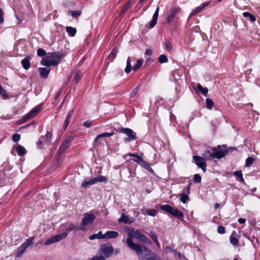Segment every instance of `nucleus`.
Returning <instances> with one entry per match:
<instances>
[{
    "label": "nucleus",
    "mask_w": 260,
    "mask_h": 260,
    "mask_svg": "<svg viewBox=\"0 0 260 260\" xmlns=\"http://www.w3.org/2000/svg\"><path fill=\"white\" fill-rule=\"evenodd\" d=\"M132 70V67H131V58L129 57H128L127 59V62H126V66L125 68V72L126 73H129Z\"/></svg>",
    "instance_id": "obj_38"
},
{
    "label": "nucleus",
    "mask_w": 260,
    "mask_h": 260,
    "mask_svg": "<svg viewBox=\"0 0 260 260\" xmlns=\"http://www.w3.org/2000/svg\"><path fill=\"white\" fill-rule=\"evenodd\" d=\"M106 258L104 256H94L89 260H105Z\"/></svg>",
    "instance_id": "obj_59"
},
{
    "label": "nucleus",
    "mask_w": 260,
    "mask_h": 260,
    "mask_svg": "<svg viewBox=\"0 0 260 260\" xmlns=\"http://www.w3.org/2000/svg\"><path fill=\"white\" fill-rule=\"evenodd\" d=\"M117 132L125 134L127 138H125V142H131L137 139L136 133L129 128L119 127L118 129H114Z\"/></svg>",
    "instance_id": "obj_3"
},
{
    "label": "nucleus",
    "mask_w": 260,
    "mask_h": 260,
    "mask_svg": "<svg viewBox=\"0 0 260 260\" xmlns=\"http://www.w3.org/2000/svg\"><path fill=\"white\" fill-rule=\"evenodd\" d=\"M206 107H207V109H208L209 110L212 109V108L214 105V103L212 99H211L210 98H207L206 100Z\"/></svg>",
    "instance_id": "obj_37"
},
{
    "label": "nucleus",
    "mask_w": 260,
    "mask_h": 260,
    "mask_svg": "<svg viewBox=\"0 0 260 260\" xmlns=\"http://www.w3.org/2000/svg\"><path fill=\"white\" fill-rule=\"evenodd\" d=\"M160 208L162 210L165 211L170 214L176 217L178 219L180 220H182V218L183 217V214L178 209L174 208L168 204L161 205L160 206Z\"/></svg>",
    "instance_id": "obj_2"
},
{
    "label": "nucleus",
    "mask_w": 260,
    "mask_h": 260,
    "mask_svg": "<svg viewBox=\"0 0 260 260\" xmlns=\"http://www.w3.org/2000/svg\"><path fill=\"white\" fill-rule=\"evenodd\" d=\"M30 57L29 56H27L21 60L22 66L25 70H28L29 69L30 67Z\"/></svg>",
    "instance_id": "obj_18"
},
{
    "label": "nucleus",
    "mask_w": 260,
    "mask_h": 260,
    "mask_svg": "<svg viewBox=\"0 0 260 260\" xmlns=\"http://www.w3.org/2000/svg\"><path fill=\"white\" fill-rule=\"evenodd\" d=\"M68 15H71L72 17L77 18L81 15V12L79 10L72 11L68 12Z\"/></svg>",
    "instance_id": "obj_28"
},
{
    "label": "nucleus",
    "mask_w": 260,
    "mask_h": 260,
    "mask_svg": "<svg viewBox=\"0 0 260 260\" xmlns=\"http://www.w3.org/2000/svg\"><path fill=\"white\" fill-rule=\"evenodd\" d=\"M56 63L57 62L53 61V60H51L50 57L49 56L48 54H47L45 57H43L41 61V64L42 66L48 68H50V67L51 66H56Z\"/></svg>",
    "instance_id": "obj_11"
},
{
    "label": "nucleus",
    "mask_w": 260,
    "mask_h": 260,
    "mask_svg": "<svg viewBox=\"0 0 260 260\" xmlns=\"http://www.w3.org/2000/svg\"><path fill=\"white\" fill-rule=\"evenodd\" d=\"M48 54L53 61L57 62L56 65L60 63L61 59L64 56L63 54L58 52H49Z\"/></svg>",
    "instance_id": "obj_10"
},
{
    "label": "nucleus",
    "mask_w": 260,
    "mask_h": 260,
    "mask_svg": "<svg viewBox=\"0 0 260 260\" xmlns=\"http://www.w3.org/2000/svg\"><path fill=\"white\" fill-rule=\"evenodd\" d=\"M142 242L145 243L147 245H150L152 243L151 241L146 236H144Z\"/></svg>",
    "instance_id": "obj_61"
},
{
    "label": "nucleus",
    "mask_w": 260,
    "mask_h": 260,
    "mask_svg": "<svg viewBox=\"0 0 260 260\" xmlns=\"http://www.w3.org/2000/svg\"><path fill=\"white\" fill-rule=\"evenodd\" d=\"M82 77V73L80 72H78L74 76V79L76 81V84H78L79 81Z\"/></svg>",
    "instance_id": "obj_41"
},
{
    "label": "nucleus",
    "mask_w": 260,
    "mask_h": 260,
    "mask_svg": "<svg viewBox=\"0 0 260 260\" xmlns=\"http://www.w3.org/2000/svg\"><path fill=\"white\" fill-rule=\"evenodd\" d=\"M238 235L235 231H233L230 236V240L231 243L234 246L239 245Z\"/></svg>",
    "instance_id": "obj_14"
},
{
    "label": "nucleus",
    "mask_w": 260,
    "mask_h": 260,
    "mask_svg": "<svg viewBox=\"0 0 260 260\" xmlns=\"http://www.w3.org/2000/svg\"><path fill=\"white\" fill-rule=\"evenodd\" d=\"M254 160L255 159L252 157H248L245 161V166L246 167H250L252 165Z\"/></svg>",
    "instance_id": "obj_35"
},
{
    "label": "nucleus",
    "mask_w": 260,
    "mask_h": 260,
    "mask_svg": "<svg viewBox=\"0 0 260 260\" xmlns=\"http://www.w3.org/2000/svg\"><path fill=\"white\" fill-rule=\"evenodd\" d=\"M164 45L165 49L168 51H171L172 50V46L169 41H165L164 42Z\"/></svg>",
    "instance_id": "obj_46"
},
{
    "label": "nucleus",
    "mask_w": 260,
    "mask_h": 260,
    "mask_svg": "<svg viewBox=\"0 0 260 260\" xmlns=\"http://www.w3.org/2000/svg\"><path fill=\"white\" fill-rule=\"evenodd\" d=\"M142 167L147 170L149 172L151 173L152 174H154V172L153 170L151 168L150 165L147 163L145 161H144V163L142 164L141 165Z\"/></svg>",
    "instance_id": "obj_30"
},
{
    "label": "nucleus",
    "mask_w": 260,
    "mask_h": 260,
    "mask_svg": "<svg viewBox=\"0 0 260 260\" xmlns=\"http://www.w3.org/2000/svg\"><path fill=\"white\" fill-rule=\"evenodd\" d=\"M94 184L92 179L89 180H84L82 183V187L83 188H87L89 186Z\"/></svg>",
    "instance_id": "obj_32"
},
{
    "label": "nucleus",
    "mask_w": 260,
    "mask_h": 260,
    "mask_svg": "<svg viewBox=\"0 0 260 260\" xmlns=\"http://www.w3.org/2000/svg\"><path fill=\"white\" fill-rule=\"evenodd\" d=\"M180 8L172 7L167 14L166 22L168 24L172 22L175 16L180 12Z\"/></svg>",
    "instance_id": "obj_6"
},
{
    "label": "nucleus",
    "mask_w": 260,
    "mask_h": 260,
    "mask_svg": "<svg viewBox=\"0 0 260 260\" xmlns=\"http://www.w3.org/2000/svg\"><path fill=\"white\" fill-rule=\"evenodd\" d=\"M159 10V7L158 6L156 8V10L153 15L152 19L151 21V22H150L149 25H150V28H153L156 24L158 16Z\"/></svg>",
    "instance_id": "obj_15"
},
{
    "label": "nucleus",
    "mask_w": 260,
    "mask_h": 260,
    "mask_svg": "<svg viewBox=\"0 0 260 260\" xmlns=\"http://www.w3.org/2000/svg\"><path fill=\"white\" fill-rule=\"evenodd\" d=\"M89 239L90 240H93L94 239H104V234L102 231H99L97 234H93L89 237Z\"/></svg>",
    "instance_id": "obj_25"
},
{
    "label": "nucleus",
    "mask_w": 260,
    "mask_h": 260,
    "mask_svg": "<svg viewBox=\"0 0 260 260\" xmlns=\"http://www.w3.org/2000/svg\"><path fill=\"white\" fill-rule=\"evenodd\" d=\"M145 235H144V234L141 233L140 232V231H139L138 230H136L134 232V234L133 235H129V236H131L132 237V239L133 240V237H135L137 239L142 241V240H143V239L144 238V236Z\"/></svg>",
    "instance_id": "obj_20"
},
{
    "label": "nucleus",
    "mask_w": 260,
    "mask_h": 260,
    "mask_svg": "<svg viewBox=\"0 0 260 260\" xmlns=\"http://www.w3.org/2000/svg\"><path fill=\"white\" fill-rule=\"evenodd\" d=\"M31 118V117L30 116V115L28 114V113H27V114H26L25 115H24L21 119L18 120L17 121V124L18 125H20L24 122H25L26 121H27L29 119H30Z\"/></svg>",
    "instance_id": "obj_31"
},
{
    "label": "nucleus",
    "mask_w": 260,
    "mask_h": 260,
    "mask_svg": "<svg viewBox=\"0 0 260 260\" xmlns=\"http://www.w3.org/2000/svg\"><path fill=\"white\" fill-rule=\"evenodd\" d=\"M38 71L40 73V76L42 78H47L49 73L50 72V68L45 67V68H39Z\"/></svg>",
    "instance_id": "obj_13"
},
{
    "label": "nucleus",
    "mask_w": 260,
    "mask_h": 260,
    "mask_svg": "<svg viewBox=\"0 0 260 260\" xmlns=\"http://www.w3.org/2000/svg\"><path fill=\"white\" fill-rule=\"evenodd\" d=\"M242 15L244 17L249 18L250 20L252 22L255 21V20H256L255 17L253 15L249 13L248 12H245L243 13Z\"/></svg>",
    "instance_id": "obj_29"
},
{
    "label": "nucleus",
    "mask_w": 260,
    "mask_h": 260,
    "mask_svg": "<svg viewBox=\"0 0 260 260\" xmlns=\"http://www.w3.org/2000/svg\"><path fill=\"white\" fill-rule=\"evenodd\" d=\"M134 161L138 163L140 165H141L142 164L144 163V161L145 160H143V159L139 155V156L137 158V159H134Z\"/></svg>",
    "instance_id": "obj_58"
},
{
    "label": "nucleus",
    "mask_w": 260,
    "mask_h": 260,
    "mask_svg": "<svg viewBox=\"0 0 260 260\" xmlns=\"http://www.w3.org/2000/svg\"><path fill=\"white\" fill-rule=\"evenodd\" d=\"M197 166L201 168L203 171L205 173L206 171V163L204 161H201L197 164Z\"/></svg>",
    "instance_id": "obj_45"
},
{
    "label": "nucleus",
    "mask_w": 260,
    "mask_h": 260,
    "mask_svg": "<svg viewBox=\"0 0 260 260\" xmlns=\"http://www.w3.org/2000/svg\"><path fill=\"white\" fill-rule=\"evenodd\" d=\"M16 151L18 155L20 156H23L26 153V151L25 148L21 145H18V146H17Z\"/></svg>",
    "instance_id": "obj_26"
},
{
    "label": "nucleus",
    "mask_w": 260,
    "mask_h": 260,
    "mask_svg": "<svg viewBox=\"0 0 260 260\" xmlns=\"http://www.w3.org/2000/svg\"><path fill=\"white\" fill-rule=\"evenodd\" d=\"M202 157L204 159L212 160L213 159V151H212L211 148L210 150L204 151L202 154Z\"/></svg>",
    "instance_id": "obj_16"
},
{
    "label": "nucleus",
    "mask_w": 260,
    "mask_h": 260,
    "mask_svg": "<svg viewBox=\"0 0 260 260\" xmlns=\"http://www.w3.org/2000/svg\"><path fill=\"white\" fill-rule=\"evenodd\" d=\"M119 222H123L124 223H130L128 221V217L124 215V214H122L120 218L118 219Z\"/></svg>",
    "instance_id": "obj_33"
},
{
    "label": "nucleus",
    "mask_w": 260,
    "mask_h": 260,
    "mask_svg": "<svg viewBox=\"0 0 260 260\" xmlns=\"http://www.w3.org/2000/svg\"><path fill=\"white\" fill-rule=\"evenodd\" d=\"M100 252H102L106 257H109L113 252V248L109 243L103 244L99 249Z\"/></svg>",
    "instance_id": "obj_7"
},
{
    "label": "nucleus",
    "mask_w": 260,
    "mask_h": 260,
    "mask_svg": "<svg viewBox=\"0 0 260 260\" xmlns=\"http://www.w3.org/2000/svg\"><path fill=\"white\" fill-rule=\"evenodd\" d=\"M114 131H115V130L114 129L110 133L105 132V133L99 134V135H98V137L102 138V137H109L112 136L115 134Z\"/></svg>",
    "instance_id": "obj_34"
},
{
    "label": "nucleus",
    "mask_w": 260,
    "mask_h": 260,
    "mask_svg": "<svg viewBox=\"0 0 260 260\" xmlns=\"http://www.w3.org/2000/svg\"><path fill=\"white\" fill-rule=\"evenodd\" d=\"M33 237L29 238L26 240V241L23 243L22 244L24 245L25 248H27L29 246L31 245L33 243Z\"/></svg>",
    "instance_id": "obj_44"
},
{
    "label": "nucleus",
    "mask_w": 260,
    "mask_h": 260,
    "mask_svg": "<svg viewBox=\"0 0 260 260\" xmlns=\"http://www.w3.org/2000/svg\"><path fill=\"white\" fill-rule=\"evenodd\" d=\"M234 175L236 176L237 181L244 183V180L243 178L241 171H236L234 172Z\"/></svg>",
    "instance_id": "obj_24"
},
{
    "label": "nucleus",
    "mask_w": 260,
    "mask_h": 260,
    "mask_svg": "<svg viewBox=\"0 0 260 260\" xmlns=\"http://www.w3.org/2000/svg\"><path fill=\"white\" fill-rule=\"evenodd\" d=\"M149 236L152 239L154 243L158 241L157 236L154 232H150L149 234Z\"/></svg>",
    "instance_id": "obj_47"
},
{
    "label": "nucleus",
    "mask_w": 260,
    "mask_h": 260,
    "mask_svg": "<svg viewBox=\"0 0 260 260\" xmlns=\"http://www.w3.org/2000/svg\"><path fill=\"white\" fill-rule=\"evenodd\" d=\"M46 54V51L42 48H39L37 50V55L39 56L43 57Z\"/></svg>",
    "instance_id": "obj_49"
},
{
    "label": "nucleus",
    "mask_w": 260,
    "mask_h": 260,
    "mask_svg": "<svg viewBox=\"0 0 260 260\" xmlns=\"http://www.w3.org/2000/svg\"><path fill=\"white\" fill-rule=\"evenodd\" d=\"M68 236L67 232H64L60 234L56 235L54 236L51 237L48 240H47L44 244L45 245H48L57 242H59L63 239L67 238Z\"/></svg>",
    "instance_id": "obj_5"
},
{
    "label": "nucleus",
    "mask_w": 260,
    "mask_h": 260,
    "mask_svg": "<svg viewBox=\"0 0 260 260\" xmlns=\"http://www.w3.org/2000/svg\"><path fill=\"white\" fill-rule=\"evenodd\" d=\"M217 232L220 234L225 233V228L222 225H219L217 228Z\"/></svg>",
    "instance_id": "obj_57"
},
{
    "label": "nucleus",
    "mask_w": 260,
    "mask_h": 260,
    "mask_svg": "<svg viewBox=\"0 0 260 260\" xmlns=\"http://www.w3.org/2000/svg\"><path fill=\"white\" fill-rule=\"evenodd\" d=\"M117 53V49L115 48H113L109 54L108 57L109 58L114 59L115 58L116 55Z\"/></svg>",
    "instance_id": "obj_48"
},
{
    "label": "nucleus",
    "mask_w": 260,
    "mask_h": 260,
    "mask_svg": "<svg viewBox=\"0 0 260 260\" xmlns=\"http://www.w3.org/2000/svg\"><path fill=\"white\" fill-rule=\"evenodd\" d=\"M41 110V106L40 105H38L37 107L33 108L29 112H28V114L31 117H35Z\"/></svg>",
    "instance_id": "obj_21"
},
{
    "label": "nucleus",
    "mask_w": 260,
    "mask_h": 260,
    "mask_svg": "<svg viewBox=\"0 0 260 260\" xmlns=\"http://www.w3.org/2000/svg\"><path fill=\"white\" fill-rule=\"evenodd\" d=\"M126 244L129 248L136 252L140 260H159L157 255L148 248L134 243L131 236L127 238Z\"/></svg>",
    "instance_id": "obj_1"
},
{
    "label": "nucleus",
    "mask_w": 260,
    "mask_h": 260,
    "mask_svg": "<svg viewBox=\"0 0 260 260\" xmlns=\"http://www.w3.org/2000/svg\"><path fill=\"white\" fill-rule=\"evenodd\" d=\"M132 0L129 1L122 9L121 13H123L127 11L132 6Z\"/></svg>",
    "instance_id": "obj_43"
},
{
    "label": "nucleus",
    "mask_w": 260,
    "mask_h": 260,
    "mask_svg": "<svg viewBox=\"0 0 260 260\" xmlns=\"http://www.w3.org/2000/svg\"><path fill=\"white\" fill-rule=\"evenodd\" d=\"M158 61L161 63L167 62L168 59L167 56L165 54H161L158 57Z\"/></svg>",
    "instance_id": "obj_42"
},
{
    "label": "nucleus",
    "mask_w": 260,
    "mask_h": 260,
    "mask_svg": "<svg viewBox=\"0 0 260 260\" xmlns=\"http://www.w3.org/2000/svg\"><path fill=\"white\" fill-rule=\"evenodd\" d=\"M70 118H69V117H66V119H65V121L64 122V124H63V131H65L67 127L68 126L70 122Z\"/></svg>",
    "instance_id": "obj_55"
},
{
    "label": "nucleus",
    "mask_w": 260,
    "mask_h": 260,
    "mask_svg": "<svg viewBox=\"0 0 260 260\" xmlns=\"http://www.w3.org/2000/svg\"><path fill=\"white\" fill-rule=\"evenodd\" d=\"M146 212L148 215L152 216H155L157 214V211L155 209H148Z\"/></svg>",
    "instance_id": "obj_53"
},
{
    "label": "nucleus",
    "mask_w": 260,
    "mask_h": 260,
    "mask_svg": "<svg viewBox=\"0 0 260 260\" xmlns=\"http://www.w3.org/2000/svg\"><path fill=\"white\" fill-rule=\"evenodd\" d=\"M4 12L1 8H0V23H3L4 21Z\"/></svg>",
    "instance_id": "obj_63"
},
{
    "label": "nucleus",
    "mask_w": 260,
    "mask_h": 260,
    "mask_svg": "<svg viewBox=\"0 0 260 260\" xmlns=\"http://www.w3.org/2000/svg\"><path fill=\"white\" fill-rule=\"evenodd\" d=\"M91 124H92L91 121L87 120V121H86L85 122H84L83 123V125L85 127H89L91 126Z\"/></svg>",
    "instance_id": "obj_64"
},
{
    "label": "nucleus",
    "mask_w": 260,
    "mask_h": 260,
    "mask_svg": "<svg viewBox=\"0 0 260 260\" xmlns=\"http://www.w3.org/2000/svg\"><path fill=\"white\" fill-rule=\"evenodd\" d=\"M143 64V60L141 59H139L137 61V63L135 64L132 69L134 71H136L139 69Z\"/></svg>",
    "instance_id": "obj_39"
},
{
    "label": "nucleus",
    "mask_w": 260,
    "mask_h": 260,
    "mask_svg": "<svg viewBox=\"0 0 260 260\" xmlns=\"http://www.w3.org/2000/svg\"><path fill=\"white\" fill-rule=\"evenodd\" d=\"M44 137L45 138L46 141L48 143H49L50 142L51 139L52 137V134L51 132L47 131V133H46V135L44 136Z\"/></svg>",
    "instance_id": "obj_52"
},
{
    "label": "nucleus",
    "mask_w": 260,
    "mask_h": 260,
    "mask_svg": "<svg viewBox=\"0 0 260 260\" xmlns=\"http://www.w3.org/2000/svg\"><path fill=\"white\" fill-rule=\"evenodd\" d=\"M140 86H137L135 88L133 89V90L130 93V98H133L138 93L139 90Z\"/></svg>",
    "instance_id": "obj_54"
},
{
    "label": "nucleus",
    "mask_w": 260,
    "mask_h": 260,
    "mask_svg": "<svg viewBox=\"0 0 260 260\" xmlns=\"http://www.w3.org/2000/svg\"><path fill=\"white\" fill-rule=\"evenodd\" d=\"M202 178L201 176L198 174H196L193 176V181L195 183H200L201 182Z\"/></svg>",
    "instance_id": "obj_50"
},
{
    "label": "nucleus",
    "mask_w": 260,
    "mask_h": 260,
    "mask_svg": "<svg viewBox=\"0 0 260 260\" xmlns=\"http://www.w3.org/2000/svg\"><path fill=\"white\" fill-rule=\"evenodd\" d=\"M194 163L197 165L198 163L200 162L203 159V157L198 155H194L193 156Z\"/></svg>",
    "instance_id": "obj_51"
},
{
    "label": "nucleus",
    "mask_w": 260,
    "mask_h": 260,
    "mask_svg": "<svg viewBox=\"0 0 260 260\" xmlns=\"http://www.w3.org/2000/svg\"><path fill=\"white\" fill-rule=\"evenodd\" d=\"M67 32L70 37H74L77 32L76 28L71 26H67L66 28Z\"/></svg>",
    "instance_id": "obj_22"
},
{
    "label": "nucleus",
    "mask_w": 260,
    "mask_h": 260,
    "mask_svg": "<svg viewBox=\"0 0 260 260\" xmlns=\"http://www.w3.org/2000/svg\"><path fill=\"white\" fill-rule=\"evenodd\" d=\"M74 140V137L72 136H66L62 140L60 145L58 152L60 155L63 153L70 147V143Z\"/></svg>",
    "instance_id": "obj_4"
},
{
    "label": "nucleus",
    "mask_w": 260,
    "mask_h": 260,
    "mask_svg": "<svg viewBox=\"0 0 260 260\" xmlns=\"http://www.w3.org/2000/svg\"><path fill=\"white\" fill-rule=\"evenodd\" d=\"M127 170H128V172L129 174V175L128 177L129 179V181H132V178H133L134 177H135L136 175L135 170L132 169V168H129V167L127 168Z\"/></svg>",
    "instance_id": "obj_40"
},
{
    "label": "nucleus",
    "mask_w": 260,
    "mask_h": 260,
    "mask_svg": "<svg viewBox=\"0 0 260 260\" xmlns=\"http://www.w3.org/2000/svg\"><path fill=\"white\" fill-rule=\"evenodd\" d=\"M20 139V135L15 134L12 137V140L15 142H18Z\"/></svg>",
    "instance_id": "obj_56"
},
{
    "label": "nucleus",
    "mask_w": 260,
    "mask_h": 260,
    "mask_svg": "<svg viewBox=\"0 0 260 260\" xmlns=\"http://www.w3.org/2000/svg\"><path fill=\"white\" fill-rule=\"evenodd\" d=\"M211 3L210 2H206L202 4H201L199 7H197L194 9L192 10V11L190 13L189 17L188 18V19H190L192 16L196 15L198 14L199 12H200L201 10H202L204 8H205L206 6L210 5Z\"/></svg>",
    "instance_id": "obj_12"
},
{
    "label": "nucleus",
    "mask_w": 260,
    "mask_h": 260,
    "mask_svg": "<svg viewBox=\"0 0 260 260\" xmlns=\"http://www.w3.org/2000/svg\"><path fill=\"white\" fill-rule=\"evenodd\" d=\"M221 148V146L220 145H218L217 148H211V150L213 151V158L220 159L227 154V151L222 150Z\"/></svg>",
    "instance_id": "obj_8"
},
{
    "label": "nucleus",
    "mask_w": 260,
    "mask_h": 260,
    "mask_svg": "<svg viewBox=\"0 0 260 260\" xmlns=\"http://www.w3.org/2000/svg\"><path fill=\"white\" fill-rule=\"evenodd\" d=\"M26 248L24 247V245L21 244L17 249L16 253V256L17 257H19L23 253V252L25 250Z\"/></svg>",
    "instance_id": "obj_27"
},
{
    "label": "nucleus",
    "mask_w": 260,
    "mask_h": 260,
    "mask_svg": "<svg viewBox=\"0 0 260 260\" xmlns=\"http://www.w3.org/2000/svg\"><path fill=\"white\" fill-rule=\"evenodd\" d=\"M98 177L99 178V181L100 182H107L108 181L106 177H105L103 176L99 175V176H98Z\"/></svg>",
    "instance_id": "obj_60"
},
{
    "label": "nucleus",
    "mask_w": 260,
    "mask_h": 260,
    "mask_svg": "<svg viewBox=\"0 0 260 260\" xmlns=\"http://www.w3.org/2000/svg\"><path fill=\"white\" fill-rule=\"evenodd\" d=\"M180 201L184 204L186 203L189 200L188 195H187V194H185V193H182L180 194Z\"/></svg>",
    "instance_id": "obj_36"
},
{
    "label": "nucleus",
    "mask_w": 260,
    "mask_h": 260,
    "mask_svg": "<svg viewBox=\"0 0 260 260\" xmlns=\"http://www.w3.org/2000/svg\"><path fill=\"white\" fill-rule=\"evenodd\" d=\"M83 230V228L81 226H78V225L75 224L70 223L68 228L66 229V231L68 232H70L72 231H82Z\"/></svg>",
    "instance_id": "obj_19"
},
{
    "label": "nucleus",
    "mask_w": 260,
    "mask_h": 260,
    "mask_svg": "<svg viewBox=\"0 0 260 260\" xmlns=\"http://www.w3.org/2000/svg\"><path fill=\"white\" fill-rule=\"evenodd\" d=\"M164 250L166 253H170L172 252L173 251H176L173 248L168 246H166L164 248Z\"/></svg>",
    "instance_id": "obj_62"
},
{
    "label": "nucleus",
    "mask_w": 260,
    "mask_h": 260,
    "mask_svg": "<svg viewBox=\"0 0 260 260\" xmlns=\"http://www.w3.org/2000/svg\"><path fill=\"white\" fill-rule=\"evenodd\" d=\"M196 89L200 92H201L203 95H206L208 92V89L207 87H203L200 84L198 83L197 85V88Z\"/></svg>",
    "instance_id": "obj_23"
},
{
    "label": "nucleus",
    "mask_w": 260,
    "mask_h": 260,
    "mask_svg": "<svg viewBox=\"0 0 260 260\" xmlns=\"http://www.w3.org/2000/svg\"><path fill=\"white\" fill-rule=\"evenodd\" d=\"M119 235L118 232L113 231H109L104 234V239H114L116 238Z\"/></svg>",
    "instance_id": "obj_17"
},
{
    "label": "nucleus",
    "mask_w": 260,
    "mask_h": 260,
    "mask_svg": "<svg viewBox=\"0 0 260 260\" xmlns=\"http://www.w3.org/2000/svg\"><path fill=\"white\" fill-rule=\"evenodd\" d=\"M84 217L82 220V224L83 226H86L92 224L95 218V216L92 213H85Z\"/></svg>",
    "instance_id": "obj_9"
}]
</instances>
